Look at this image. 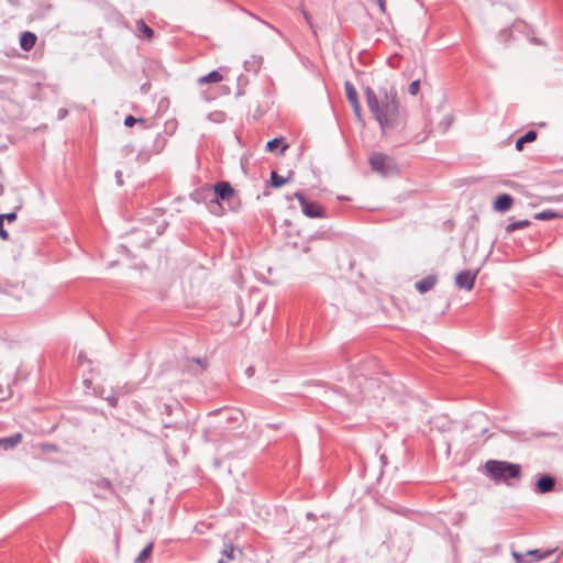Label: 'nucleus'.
<instances>
[{"label":"nucleus","instance_id":"obj_39","mask_svg":"<svg viewBox=\"0 0 563 563\" xmlns=\"http://www.w3.org/2000/svg\"><path fill=\"white\" fill-rule=\"evenodd\" d=\"M84 361H86V355H85L82 352H80V353L78 354V362H79V363H82Z\"/></svg>","mask_w":563,"mask_h":563},{"label":"nucleus","instance_id":"obj_30","mask_svg":"<svg viewBox=\"0 0 563 563\" xmlns=\"http://www.w3.org/2000/svg\"><path fill=\"white\" fill-rule=\"evenodd\" d=\"M379 8V11L385 14L386 13V0H372Z\"/></svg>","mask_w":563,"mask_h":563},{"label":"nucleus","instance_id":"obj_37","mask_svg":"<svg viewBox=\"0 0 563 563\" xmlns=\"http://www.w3.org/2000/svg\"><path fill=\"white\" fill-rule=\"evenodd\" d=\"M254 372H255V369H254V367H253V366H249V367L246 368V374H247V376H249V377L253 376V375H254Z\"/></svg>","mask_w":563,"mask_h":563},{"label":"nucleus","instance_id":"obj_31","mask_svg":"<svg viewBox=\"0 0 563 563\" xmlns=\"http://www.w3.org/2000/svg\"><path fill=\"white\" fill-rule=\"evenodd\" d=\"M0 217H2V220L5 219L9 222H13L16 219V212L13 211V212H9V213L0 214Z\"/></svg>","mask_w":563,"mask_h":563},{"label":"nucleus","instance_id":"obj_10","mask_svg":"<svg viewBox=\"0 0 563 563\" xmlns=\"http://www.w3.org/2000/svg\"><path fill=\"white\" fill-rule=\"evenodd\" d=\"M264 58L261 55H252L243 64L244 69L249 73L257 74L263 65Z\"/></svg>","mask_w":563,"mask_h":563},{"label":"nucleus","instance_id":"obj_2","mask_svg":"<svg viewBox=\"0 0 563 563\" xmlns=\"http://www.w3.org/2000/svg\"><path fill=\"white\" fill-rule=\"evenodd\" d=\"M487 475L496 483H507L509 479H519L522 476L520 464L508 461L488 460L485 463Z\"/></svg>","mask_w":563,"mask_h":563},{"label":"nucleus","instance_id":"obj_41","mask_svg":"<svg viewBox=\"0 0 563 563\" xmlns=\"http://www.w3.org/2000/svg\"><path fill=\"white\" fill-rule=\"evenodd\" d=\"M137 158L141 161V162H145L147 161V157H143L142 154H139Z\"/></svg>","mask_w":563,"mask_h":563},{"label":"nucleus","instance_id":"obj_27","mask_svg":"<svg viewBox=\"0 0 563 563\" xmlns=\"http://www.w3.org/2000/svg\"><path fill=\"white\" fill-rule=\"evenodd\" d=\"M351 107H352V109H353V112H354L355 117H356L360 121H362V120H363V119H362V107H361L360 101H357L356 103H351Z\"/></svg>","mask_w":563,"mask_h":563},{"label":"nucleus","instance_id":"obj_32","mask_svg":"<svg viewBox=\"0 0 563 563\" xmlns=\"http://www.w3.org/2000/svg\"><path fill=\"white\" fill-rule=\"evenodd\" d=\"M122 152H123L124 155L128 156V155L133 154L135 152V147L133 145H131V144H128V145L123 146Z\"/></svg>","mask_w":563,"mask_h":563},{"label":"nucleus","instance_id":"obj_15","mask_svg":"<svg viewBox=\"0 0 563 563\" xmlns=\"http://www.w3.org/2000/svg\"><path fill=\"white\" fill-rule=\"evenodd\" d=\"M553 551H542L539 549L536 550H529L526 552V556L530 562H538L543 560L544 558L549 556Z\"/></svg>","mask_w":563,"mask_h":563},{"label":"nucleus","instance_id":"obj_28","mask_svg":"<svg viewBox=\"0 0 563 563\" xmlns=\"http://www.w3.org/2000/svg\"><path fill=\"white\" fill-rule=\"evenodd\" d=\"M512 556H514L516 563H529V561H528V559L526 556V553L522 554V553L514 551L512 552Z\"/></svg>","mask_w":563,"mask_h":563},{"label":"nucleus","instance_id":"obj_5","mask_svg":"<svg viewBox=\"0 0 563 563\" xmlns=\"http://www.w3.org/2000/svg\"><path fill=\"white\" fill-rule=\"evenodd\" d=\"M214 198L211 202L220 205V201H229L234 196V188L229 181L221 180L212 186Z\"/></svg>","mask_w":563,"mask_h":563},{"label":"nucleus","instance_id":"obj_25","mask_svg":"<svg viewBox=\"0 0 563 563\" xmlns=\"http://www.w3.org/2000/svg\"><path fill=\"white\" fill-rule=\"evenodd\" d=\"M420 90V80L419 79H416L413 80L409 87H408V92L411 95V96H416Z\"/></svg>","mask_w":563,"mask_h":563},{"label":"nucleus","instance_id":"obj_3","mask_svg":"<svg viewBox=\"0 0 563 563\" xmlns=\"http://www.w3.org/2000/svg\"><path fill=\"white\" fill-rule=\"evenodd\" d=\"M369 165L375 173L383 177L396 175L399 172L396 161L391 156L379 152H375L371 155Z\"/></svg>","mask_w":563,"mask_h":563},{"label":"nucleus","instance_id":"obj_17","mask_svg":"<svg viewBox=\"0 0 563 563\" xmlns=\"http://www.w3.org/2000/svg\"><path fill=\"white\" fill-rule=\"evenodd\" d=\"M279 145H282L279 152L280 154H283L288 148V144L285 143L283 137H275L266 143V151L275 152Z\"/></svg>","mask_w":563,"mask_h":563},{"label":"nucleus","instance_id":"obj_26","mask_svg":"<svg viewBox=\"0 0 563 563\" xmlns=\"http://www.w3.org/2000/svg\"><path fill=\"white\" fill-rule=\"evenodd\" d=\"M143 121H144V119H142V118L136 119L133 115H128L124 119V125L128 128H132L136 122H143Z\"/></svg>","mask_w":563,"mask_h":563},{"label":"nucleus","instance_id":"obj_34","mask_svg":"<svg viewBox=\"0 0 563 563\" xmlns=\"http://www.w3.org/2000/svg\"><path fill=\"white\" fill-rule=\"evenodd\" d=\"M67 114H68V111L66 109H64V108H60L58 110V112H57V118L59 120H63V119H65L67 117Z\"/></svg>","mask_w":563,"mask_h":563},{"label":"nucleus","instance_id":"obj_42","mask_svg":"<svg viewBox=\"0 0 563 563\" xmlns=\"http://www.w3.org/2000/svg\"><path fill=\"white\" fill-rule=\"evenodd\" d=\"M358 372H360V375H362V376H366L368 374L365 371H363L362 368H358Z\"/></svg>","mask_w":563,"mask_h":563},{"label":"nucleus","instance_id":"obj_21","mask_svg":"<svg viewBox=\"0 0 563 563\" xmlns=\"http://www.w3.org/2000/svg\"><path fill=\"white\" fill-rule=\"evenodd\" d=\"M531 224L529 220H519V221H511L507 224L506 231L508 233L515 232L517 230L526 229Z\"/></svg>","mask_w":563,"mask_h":563},{"label":"nucleus","instance_id":"obj_11","mask_svg":"<svg viewBox=\"0 0 563 563\" xmlns=\"http://www.w3.org/2000/svg\"><path fill=\"white\" fill-rule=\"evenodd\" d=\"M437 280L438 278L435 275H428L420 279L419 282H417L415 286L420 294H426L435 286Z\"/></svg>","mask_w":563,"mask_h":563},{"label":"nucleus","instance_id":"obj_6","mask_svg":"<svg viewBox=\"0 0 563 563\" xmlns=\"http://www.w3.org/2000/svg\"><path fill=\"white\" fill-rule=\"evenodd\" d=\"M478 269L476 271H462L455 276V285L460 289L472 290L477 278Z\"/></svg>","mask_w":563,"mask_h":563},{"label":"nucleus","instance_id":"obj_38","mask_svg":"<svg viewBox=\"0 0 563 563\" xmlns=\"http://www.w3.org/2000/svg\"><path fill=\"white\" fill-rule=\"evenodd\" d=\"M148 89H150V84L148 82L143 84L142 87H141V90L144 93L147 92Z\"/></svg>","mask_w":563,"mask_h":563},{"label":"nucleus","instance_id":"obj_16","mask_svg":"<svg viewBox=\"0 0 563 563\" xmlns=\"http://www.w3.org/2000/svg\"><path fill=\"white\" fill-rule=\"evenodd\" d=\"M344 91H345V96H346V99L350 102V104L356 103L357 101H360L356 88L354 87V85L351 81L346 80L344 82Z\"/></svg>","mask_w":563,"mask_h":563},{"label":"nucleus","instance_id":"obj_7","mask_svg":"<svg viewBox=\"0 0 563 563\" xmlns=\"http://www.w3.org/2000/svg\"><path fill=\"white\" fill-rule=\"evenodd\" d=\"M555 487V478L551 475H542L536 483L534 492L538 494L550 493Z\"/></svg>","mask_w":563,"mask_h":563},{"label":"nucleus","instance_id":"obj_18","mask_svg":"<svg viewBox=\"0 0 563 563\" xmlns=\"http://www.w3.org/2000/svg\"><path fill=\"white\" fill-rule=\"evenodd\" d=\"M563 216L561 213H558L551 209H545V210H542L538 213L534 214V219L536 220H541V221H548V220H552V219H556V218H562Z\"/></svg>","mask_w":563,"mask_h":563},{"label":"nucleus","instance_id":"obj_43","mask_svg":"<svg viewBox=\"0 0 563 563\" xmlns=\"http://www.w3.org/2000/svg\"><path fill=\"white\" fill-rule=\"evenodd\" d=\"M169 409H170V406L165 405V410H166V412H169Z\"/></svg>","mask_w":563,"mask_h":563},{"label":"nucleus","instance_id":"obj_36","mask_svg":"<svg viewBox=\"0 0 563 563\" xmlns=\"http://www.w3.org/2000/svg\"><path fill=\"white\" fill-rule=\"evenodd\" d=\"M115 178H117V183L118 185H122L123 184V179H122V172L121 170H117L115 172Z\"/></svg>","mask_w":563,"mask_h":563},{"label":"nucleus","instance_id":"obj_4","mask_svg":"<svg viewBox=\"0 0 563 563\" xmlns=\"http://www.w3.org/2000/svg\"><path fill=\"white\" fill-rule=\"evenodd\" d=\"M294 197L299 201L306 217L311 219L324 217L323 208L318 202L308 200L302 191H296Z\"/></svg>","mask_w":563,"mask_h":563},{"label":"nucleus","instance_id":"obj_22","mask_svg":"<svg viewBox=\"0 0 563 563\" xmlns=\"http://www.w3.org/2000/svg\"><path fill=\"white\" fill-rule=\"evenodd\" d=\"M290 180V177L279 176L275 170L271 173V184L274 188H279L283 185L287 184Z\"/></svg>","mask_w":563,"mask_h":563},{"label":"nucleus","instance_id":"obj_23","mask_svg":"<svg viewBox=\"0 0 563 563\" xmlns=\"http://www.w3.org/2000/svg\"><path fill=\"white\" fill-rule=\"evenodd\" d=\"M137 31L145 36L146 38H152L154 35V31L143 20H139L136 22Z\"/></svg>","mask_w":563,"mask_h":563},{"label":"nucleus","instance_id":"obj_8","mask_svg":"<svg viewBox=\"0 0 563 563\" xmlns=\"http://www.w3.org/2000/svg\"><path fill=\"white\" fill-rule=\"evenodd\" d=\"M514 203V198L509 194H500L494 201V209L500 212L508 211Z\"/></svg>","mask_w":563,"mask_h":563},{"label":"nucleus","instance_id":"obj_19","mask_svg":"<svg viewBox=\"0 0 563 563\" xmlns=\"http://www.w3.org/2000/svg\"><path fill=\"white\" fill-rule=\"evenodd\" d=\"M234 547L232 544H224L221 551L222 558L218 561V563H227L234 559Z\"/></svg>","mask_w":563,"mask_h":563},{"label":"nucleus","instance_id":"obj_14","mask_svg":"<svg viewBox=\"0 0 563 563\" xmlns=\"http://www.w3.org/2000/svg\"><path fill=\"white\" fill-rule=\"evenodd\" d=\"M222 79H223V76L219 70H212L209 74L198 78V84L199 85L218 84V82L222 81Z\"/></svg>","mask_w":563,"mask_h":563},{"label":"nucleus","instance_id":"obj_20","mask_svg":"<svg viewBox=\"0 0 563 563\" xmlns=\"http://www.w3.org/2000/svg\"><path fill=\"white\" fill-rule=\"evenodd\" d=\"M154 543L150 542L135 558L134 563H145L152 555Z\"/></svg>","mask_w":563,"mask_h":563},{"label":"nucleus","instance_id":"obj_13","mask_svg":"<svg viewBox=\"0 0 563 563\" xmlns=\"http://www.w3.org/2000/svg\"><path fill=\"white\" fill-rule=\"evenodd\" d=\"M538 133L534 130L527 131L516 141V150L522 151L526 143H530L537 140Z\"/></svg>","mask_w":563,"mask_h":563},{"label":"nucleus","instance_id":"obj_1","mask_svg":"<svg viewBox=\"0 0 563 563\" xmlns=\"http://www.w3.org/2000/svg\"><path fill=\"white\" fill-rule=\"evenodd\" d=\"M365 97L367 107L383 133L401 123L398 93L394 86L380 87L378 95L371 87H366Z\"/></svg>","mask_w":563,"mask_h":563},{"label":"nucleus","instance_id":"obj_24","mask_svg":"<svg viewBox=\"0 0 563 563\" xmlns=\"http://www.w3.org/2000/svg\"><path fill=\"white\" fill-rule=\"evenodd\" d=\"M247 14H249L250 16H252L253 19H255V20L260 21L261 23H263V24H264V25H266L267 27L272 29V30H273L274 32H276L278 35H282V32H280L277 27H275L274 25H272L271 23H268V22H266V21L262 20L261 18H258L257 15H255V14H253V13H251V12H247Z\"/></svg>","mask_w":563,"mask_h":563},{"label":"nucleus","instance_id":"obj_9","mask_svg":"<svg viewBox=\"0 0 563 563\" xmlns=\"http://www.w3.org/2000/svg\"><path fill=\"white\" fill-rule=\"evenodd\" d=\"M23 439L22 433L16 432L10 437L0 438V450L9 451L14 449Z\"/></svg>","mask_w":563,"mask_h":563},{"label":"nucleus","instance_id":"obj_40","mask_svg":"<svg viewBox=\"0 0 563 563\" xmlns=\"http://www.w3.org/2000/svg\"><path fill=\"white\" fill-rule=\"evenodd\" d=\"M194 361L199 364L201 366V368L203 369L206 367V365L203 364L202 360L200 358H194Z\"/></svg>","mask_w":563,"mask_h":563},{"label":"nucleus","instance_id":"obj_33","mask_svg":"<svg viewBox=\"0 0 563 563\" xmlns=\"http://www.w3.org/2000/svg\"><path fill=\"white\" fill-rule=\"evenodd\" d=\"M302 14H303V18L307 21V23L310 25V27L313 29L311 15L306 10H302Z\"/></svg>","mask_w":563,"mask_h":563},{"label":"nucleus","instance_id":"obj_29","mask_svg":"<svg viewBox=\"0 0 563 563\" xmlns=\"http://www.w3.org/2000/svg\"><path fill=\"white\" fill-rule=\"evenodd\" d=\"M0 238L3 241H8L10 239L9 232L3 227L2 217H0Z\"/></svg>","mask_w":563,"mask_h":563},{"label":"nucleus","instance_id":"obj_35","mask_svg":"<svg viewBox=\"0 0 563 563\" xmlns=\"http://www.w3.org/2000/svg\"><path fill=\"white\" fill-rule=\"evenodd\" d=\"M107 401L111 407H117L118 405V398L115 396L108 397Z\"/></svg>","mask_w":563,"mask_h":563},{"label":"nucleus","instance_id":"obj_44","mask_svg":"<svg viewBox=\"0 0 563 563\" xmlns=\"http://www.w3.org/2000/svg\"><path fill=\"white\" fill-rule=\"evenodd\" d=\"M369 363H371V364H376V360H375V358H372V360H369Z\"/></svg>","mask_w":563,"mask_h":563},{"label":"nucleus","instance_id":"obj_12","mask_svg":"<svg viewBox=\"0 0 563 563\" xmlns=\"http://www.w3.org/2000/svg\"><path fill=\"white\" fill-rule=\"evenodd\" d=\"M36 35L33 32L25 31L20 36V46L23 51H31L36 43Z\"/></svg>","mask_w":563,"mask_h":563}]
</instances>
